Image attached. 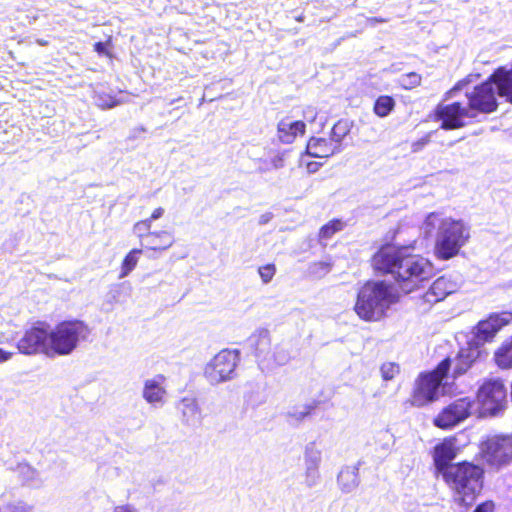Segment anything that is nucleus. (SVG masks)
Masks as SVG:
<instances>
[{
    "label": "nucleus",
    "instance_id": "obj_1",
    "mask_svg": "<svg viewBox=\"0 0 512 512\" xmlns=\"http://www.w3.org/2000/svg\"><path fill=\"white\" fill-rule=\"evenodd\" d=\"M373 267L384 273H390L405 294L421 288L433 274L434 267L429 259L409 253L407 247L385 245L372 258Z\"/></svg>",
    "mask_w": 512,
    "mask_h": 512
},
{
    "label": "nucleus",
    "instance_id": "obj_2",
    "mask_svg": "<svg viewBox=\"0 0 512 512\" xmlns=\"http://www.w3.org/2000/svg\"><path fill=\"white\" fill-rule=\"evenodd\" d=\"M420 231L425 238H434V255L440 260L456 257L471 236V228L466 221L444 211L426 214Z\"/></svg>",
    "mask_w": 512,
    "mask_h": 512
},
{
    "label": "nucleus",
    "instance_id": "obj_3",
    "mask_svg": "<svg viewBox=\"0 0 512 512\" xmlns=\"http://www.w3.org/2000/svg\"><path fill=\"white\" fill-rule=\"evenodd\" d=\"M398 301L392 286L384 281H367L357 290L353 310L365 322H378L386 317Z\"/></svg>",
    "mask_w": 512,
    "mask_h": 512
},
{
    "label": "nucleus",
    "instance_id": "obj_4",
    "mask_svg": "<svg viewBox=\"0 0 512 512\" xmlns=\"http://www.w3.org/2000/svg\"><path fill=\"white\" fill-rule=\"evenodd\" d=\"M497 96L512 103V69L498 68L486 82L466 91L467 107L473 117L479 112L491 113L497 108Z\"/></svg>",
    "mask_w": 512,
    "mask_h": 512
},
{
    "label": "nucleus",
    "instance_id": "obj_5",
    "mask_svg": "<svg viewBox=\"0 0 512 512\" xmlns=\"http://www.w3.org/2000/svg\"><path fill=\"white\" fill-rule=\"evenodd\" d=\"M483 470L469 462L452 465L445 473L444 481L454 491L455 499L463 504H471L482 489Z\"/></svg>",
    "mask_w": 512,
    "mask_h": 512
},
{
    "label": "nucleus",
    "instance_id": "obj_6",
    "mask_svg": "<svg viewBox=\"0 0 512 512\" xmlns=\"http://www.w3.org/2000/svg\"><path fill=\"white\" fill-rule=\"evenodd\" d=\"M89 334L88 326L80 320L62 321L49 328V357L70 355Z\"/></svg>",
    "mask_w": 512,
    "mask_h": 512
},
{
    "label": "nucleus",
    "instance_id": "obj_7",
    "mask_svg": "<svg viewBox=\"0 0 512 512\" xmlns=\"http://www.w3.org/2000/svg\"><path fill=\"white\" fill-rule=\"evenodd\" d=\"M450 368V360H443L435 370L422 374L415 382L410 403L415 407H423L436 400L444 393L443 383Z\"/></svg>",
    "mask_w": 512,
    "mask_h": 512
},
{
    "label": "nucleus",
    "instance_id": "obj_8",
    "mask_svg": "<svg viewBox=\"0 0 512 512\" xmlns=\"http://www.w3.org/2000/svg\"><path fill=\"white\" fill-rule=\"evenodd\" d=\"M240 353L235 349H222L204 366L203 377L211 385H219L236 377Z\"/></svg>",
    "mask_w": 512,
    "mask_h": 512
},
{
    "label": "nucleus",
    "instance_id": "obj_9",
    "mask_svg": "<svg viewBox=\"0 0 512 512\" xmlns=\"http://www.w3.org/2000/svg\"><path fill=\"white\" fill-rule=\"evenodd\" d=\"M506 405V389L502 381L491 379L485 381L478 389L475 414L478 417H493L499 415Z\"/></svg>",
    "mask_w": 512,
    "mask_h": 512
},
{
    "label": "nucleus",
    "instance_id": "obj_10",
    "mask_svg": "<svg viewBox=\"0 0 512 512\" xmlns=\"http://www.w3.org/2000/svg\"><path fill=\"white\" fill-rule=\"evenodd\" d=\"M248 342L263 369L284 365L289 360V355L284 349L278 346L272 348L271 335L267 329L256 330L249 337Z\"/></svg>",
    "mask_w": 512,
    "mask_h": 512
},
{
    "label": "nucleus",
    "instance_id": "obj_11",
    "mask_svg": "<svg viewBox=\"0 0 512 512\" xmlns=\"http://www.w3.org/2000/svg\"><path fill=\"white\" fill-rule=\"evenodd\" d=\"M475 413L474 402L469 397H462L445 406L433 419V424L440 429H452Z\"/></svg>",
    "mask_w": 512,
    "mask_h": 512
},
{
    "label": "nucleus",
    "instance_id": "obj_12",
    "mask_svg": "<svg viewBox=\"0 0 512 512\" xmlns=\"http://www.w3.org/2000/svg\"><path fill=\"white\" fill-rule=\"evenodd\" d=\"M511 321V313L492 314L477 324L473 330V338L469 342L479 348L484 343L491 341L497 332Z\"/></svg>",
    "mask_w": 512,
    "mask_h": 512
},
{
    "label": "nucleus",
    "instance_id": "obj_13",
    "mask_svg": "<svg viewBox=\"0 0 512 512\" xmlns=\"http://www.w3.org/2000/svg\"><path fill=\"white\" fill-rule=\"evenodd\" d=\"M141 396L152 408H162L168 399L167 378L163 374H155L143 380Z\"/></svg>",
    "mask_w": 512,
    "mask_h": 512
},
{
    "label": "nucleus",
    "instance_id": "obj_14",
    "mask_svg": "<svg viewBox=\"0 0 512 512\" xmlns=\"http://www.w3.org/2000/svg\"><path fill=\"white\" fill-rule=\"evenodd\" d=\"M49 327L33 326L28 329L18 342L21 353L32 355L43 353L49 357Z\"/></svg>",
    "mask_w": 512,
    "mask_h": 512
},
{
    "label": "nucleus",
    "instance_id": "obj_15",
    "mask_svg": "<svg viewBox=\"0 0 512 512\" xmlns=\"http://www.w3.org/2000/svg\"><path fill=\"white\" fill-rule=\"evenodd\" d=\"M486 460L493 465H501L512 459V435L494 436L484 445Z\"/></svg>",
    "mask_w": 512,
    "mask_h": 512
},
{
    "label": "nucleus",
    "instance_id": "obj_16",
    "mask_svg": "<svg viewBox=\"0 0 512 512\" xmlns=\"http://www.w3.org/2000/svg\"><path fill=\"white\" fill-rule=\"evenodd\" d=\"M436 118L442 122L443 129H458L465 125V118H473L468 107L460 103L439 105L436 110Z\"/></svg>",
    "mask_w": 512,
    "mask_h": 512
},
{
    "label": "nucleus",
    "instance_id": "obj_17",
    "mask_svg": "<svg viewBox=\"0 0 512 512\" xmlns=\"http://www.w3.org/2000/svg\"><path fill=\"white\" fill-rule=\"evenodd\" d=\"M458 453L459 447L455 437H447L438 443L434 447L432 455L437 473L445 477V473L452 467L451 462Z\"/></svg>",
    "mask_w": 512,
    "mask_h": 512
},
{
    "label": "nucleus",
    "instance_id": "obj_18",
    "mask_svg": "<svg viewBox=\"0 0 512 512\" xmlns=\"http://www.w3.org/2000/svg\"><path fill=\"white\" fill-rule=\"evenodd\" d=\"M459 287V281L447 276L439 277L424 294V300L430 304L437 303L456 292Z\"/></svg>",
    "mask_w": 512,
    "mask_h": 512
},
{
    "label": "nucleus",
    "instance_id": "obj_19",
    "mask_svg": "<svg viewBox=\"0 0 512 512\" xmlns=\"http://www.w3.org/2000/svg\"><path fill=\"white\" fill-rule=\"evenodd\" d=\"M479 356L480 349L468 342V346L462 348L457 357L450 361V366L453 365L454 375L458 376L465 373Z\"/></svg>",
    "mask_w": 512,
    "mask_h": 512
},
{
    "label": "nucleus",
    "instance_id": "obj_20",
    "mask_svg": "<svg viewBox=\"0 0 512 512\" xmlns=\"http://www.w3.org/2000/svg\"><path fill=\"white\" fill-rule=\"evenodd\" d=\"M304 132L305 123L300 120L285 118L278 124V138L283 143H292L297 136H302Z\"/></svg>",
    "mask_w": 512,
    "mask_h": 512
},
{
    "label": "nucleus",
    "instance_id": "obj_21",
    "mask_svg": "<svg viewBox=\"0 0 512 512\" xmlns=\"http://www.w3.org/2000/svg\"><path fill=\"white\" fill-rule=\"evenodd\" d=\"M177 409L180 411L183 421L188 425L200 424L202 419L201 409L194 397H183L179 401Z\"/></svg>",
    "mask_w": 512,
    "mask_h": 512
},
{
    "label": "nucleus",
    "instance_id": "obj_22",
    "mask_svg": "<svg viewBox=\"0 0 512 512\" xmlns=\"http://www.w3.org/2000/svg\"><path fill=\"white\" fill-rule=\"evenodd\" d=\"M175 243L174 234L172 231L160 230L152 231L148 235V240L145 242L144 248L151 250H167Z\"/></svg>",
    "mask_w": 512,
    "mask_h": 512
},
{
    "label": "nucleus",
    "instance_id": "obj_23",
    "mask_svg": "<svg viewBox=\"0 0 512 512\" xmlns=\"http://www.w3.org/2000/svg\"><path fill=\"white\" fill-rule=\"evenodd\" d=\"M335 145L324 138H311L307 144V153L316 158H327L334 154Z\"/></svg>",
    "mask_w": 512,
    "mask_h": 512
},
{
    "label": "nucleus",
    "instance_id": "obj_24",
    "mask_svg": "<svg viewBox=\"0 0 512 512\" xmlns=\"http://www.w3.org/2000/svg\"><path fill=\"white\" fill-rule=\"evenodd\" d=\"M338 486L343 493L353 492L359 485V473L354 467L342 469L338 475Z\"/></svg>",
    "mask_w": 512,
    "mask_h": 512
},
{
    "label": "nucleus",
    "instance_id": "obj_25",
    "mask_svg": "<svg viewBox=\"0 0 512 512\" xmlns=\"http://www.w3.org/2000/svg\"><path fill=\"white\" fill-rule=\"evenodd\" d=\"M494 361L501 369L512 368V337L505 341L494 353Z\"/></svg>",
    "mask_w": 512,
    "mask_h": 512
},
{
    "label": "nucleus",
    "instance_id": "obj_26",
    "mask_svg": "<svg viewBox=\"0 0 512 512\" xmlns=\"http://www.w3.org/2000/svg\"><path fill=\"white\" fill-rule=\"evenodd\" d=\"M322 461V448L316 442H310L304 450V465L320 467Z\"/></svg>",
    "mask_w": 512,
    "mask_h": 512
},
{
    "label": "nucleus",
    "instance_id": "obj_27",
    "mask_svg": "<svg viewBox=\"0 0 512 512\" xmlns=\"http://www.w3.org/2000/svg\"><path fill=\"white\" fill-rule=\"evenodd\" d=\"M395 105V100L391 96L382 95L376 99L373 111L377 116L384 118L394 110Z\"/></svg>",
    "mask_w": 512,
    "mask_h": 512
},
{
    "label": "nucleus",
    "instance_id": "obj_28",
    "mask_svg": "<svg viewBox=\"0 0 512 512\" xmlns=\"http://www.w3.org/2000/svg\"><path fill=\"white\" fill-rule=\"evenodd\" d=\"M17 473L24 484L34 485L40 482V475L38 471L29 464H19L17 467Z\"/></svg>",
    "mask_w": 512,
    "mask_h": 512
},
{
    "label": "nucleus",
    "instance_id": "obj_29",
    "mask_svg": "<svg viewBox=\"0 0 512 512\" xmlns=\"http://www.w3.org/2000/svg\"><path fill=\"white\" fill-rule=\"evenodd\" d=\"M283 166V155H281L280 153H276L268 159H259L257 169L261 173H266L273 170L281 169Z\"/></svg>",
    "mask_w": 512,
    "mask_h": 512
},
{
    "label": "nucleus",
    "instance_id": "obj_30",
    "mask_svg": "<svg viewBox=\"0 0 512 512\" xmlns=\"http://www.w3.org/2000/svg\"><path fill=\"white\" fill-rule=\"evenodd\" d=\"M142 253L141 249H132L124 258L121 265L120 278H124L136 267L139 255Z\"/></svg>",
    "mask_w": 512,
    "mask_h": 512
},
{
    "label": "nucleus",
    "instance_id": "obj_31",
    "mask_svg": "<svg viewBox=\"0 0 512 512\" xmlns=\"http://www.w3.org/2000/svg\"><path fill=\"white\" fill-rule=\"evenodd\" d=\"M152 224L149 222V220H141L136 222L133 225V233L136 237L139 238L141 245L144 247L145 242L148 240V235L151 234Z\"/></svg>",
    "mask_w": 512,
    "mask_h": 512
},
{
    "label": "nucleus",
    "instance_id": "obj_32",
    "mask_svg": "<svg viewBox=\"0 0 512 512\" xmlns=\"http://www.w3.org/2000/svg\"><path fill=\"white\" fill-rule=\"evenodd\" d=\"M320 478V467L305 465L304 482L308 487L316 486Z\"/></svg>",
    "mask_w": 512,
    "mask_h": 512
},
{
    "label": "nucleus",
    "instance_id": "obj_33",
    "mask_svg": "<svg viewBox=\"0 0 512 512\" xmlns=\"http://www.w3.org/2000/svg\"><path fill=\"white\" fill-rule=\"evenodd\" d=\"M380 373L384 381H390L400 373V367L394 362H385L380 367Z\"/></svg>",
    "mask_w": 512,
    "mask_h": 512
},
{
    "label": "nucleus",
    "instance_id": "obj_34",
    "mask_svg": "<svg viewBox=\"0 0 512 512\" xmlns=\"http://www.w3.org/2000/svg\"><path fill=\"white\" fill-rule=\"evenodd\" d=\"M343 224L339 220H332L329 223L322 226L319 232V236L324 239L332 237L336 232L341 231Z\"/></svg>",
    "mask_w": 512,
    "mask_h": 512
},
{
    "label": "nucleus",
    "instance_id": "obj_35",
    "mask_svg": "<svg viewBox=\"0 0 512 512\" xmlns=\"http://www.w3.org/2000/svg\"><path fill=\"white\" fill-rule=\"evenodd\" d=\"M331 266L332 264L329 261H318L311 264V266L309 267V272L314 277L320 278L329 273V271L331 270Z\"/></svg>",
    "mask_w": 512,
    "mask_h": 512
},
{
    "label": "nucleus",
    "instance_id": "obj_36",
    "mask_svg": "<svg viewBox=\"0 0 512 512\" xmlns=\"http://www.w3.org/2000/svg\"><path fill=\"white\" fill-rule=\"evenodd\" d=\"M349 132V124L347 121H338L332 128V137L335 142L339 143Z\"/></svg>",
    "mask_w": 512,
    "mask_h": 512
},
{
    "label": "nucleus",
    "instance_id": "obj_37",
    "mask_svg": "<svg viewBox=\"0 0 512 512\" xmlns=\"http://www.w3.org/2000/svg\"><path fill=\"white\" fill-rule=\"evenodd\" d=\"M421 83V76L417 73H408L400 78V84L405 89H411L414 88Z\"/></svg>",
    "mask_w": 512,
    "mask_h": 512
},
{
    "label": "nucleus",
    "instance_id": "obj_38",
    "mask_svg": "<svg viewBox=\"0 0 512 512\" xmlns=\"http://www.w3.org/2000/svg\"><path fill=\"white\" fill-rule=\"evenodd\" d=\"M95 102L102 109H110L119 104V102L109 94H97Z\"/></svg>",
    "mask_w": 512,
    "mask_h": 512
},
{
    "label": "nucleus",
    "instance_id": "obj_39",
    "mask_svg": "<svg viewBox=\"0 0 512 512\" xmlns=\"http://www.w3.org/2000/svg\"><path fill=\"white\" fill-rule=\"evenodd\" d=\"M258 272L262 282L267 284L273 279L276 272V267L274 264H266L259 267Z\"/></svg>",
    "mask_w": 512,
    "mask_h": 512
},
{
    "label": "nucleus",
    "instance_id": "obj_40",
    "mask_svg": "<svg viewBox=\"0 0 512 512\" xmlns=\"http://www.w3.org/2000/svg\"><path fill=\"white\" fill-rule=\"evenodd\" d=\"M8 512H33V507L26 502L17 500L9 504Z\"/></svg>",
    "mask_w": 512,
    "mask_h": 512
},
{
    "label": "nucleus",
    "instance_id": "obj_41",
    "mask_svg": "<svg viewBox=\"0 0 512 512\" xmlns=\"http://www.w3.org/2000/svg\"><path fill=\"white\" fill-rule=\"evenodd\" d=\"M304 119L310 123L314 122L317 116L316 108L309 106L303 112Z\"/></svg>",
    "mask_w": 512,
    "mask_h": 512
},
{
    "label": "nucleus",
    "instance_id": "obj_42",
    "mask_svg": "<svg viewBox=\"0 0 512 512\" xmlns=\"http://www.w3.org/2000/svg\"><path fill=\"white\" fill-rule=\"evenodd\" d=\"M309 414V409L307 407H304L300 411L295 412H289L288 416L296 421L303 420L307 415Z\"/></svg>",
    "mask_w": 512,
    "mask_h": 512
},
{
    "label": "nucleus",
    "instance_id": "obj_43",
    "mask_svg": "<svg viewBox=\"0 0 512 512\" xmlns=\"http://www.w3.org/2000/svg\"><path fill=\"white\" fill-rule=\"evenodd\" d=\"M164 212H165L164 208L158 207V208L154 209V211L151 213L150 217L147 218L146 220H149V222L152 224L153 221L162 217Z\"/></svg>",
    "mask_w": 512,
    "mask_h": 512
},
{
    "label": "nucleus",
    "instance_id": "obj_44",
    "mask_svg": "<svg viewBox=\"0 0 512 512\" xmlns=\"http://www.w3.org/2000/svg\"><path fill=\"white\" fill-rule=\"evenodd\" d=\"M494 510V504L492 502H484L482 504H480L475 512H493Z\"/></svg>",
    "mask_w": 512,
    "mask_h": 512
},
{
    "label": "nucleus",
    "instance_id": "obj_45",
    "mask_svg": "<svg viewBox=\"0 0 512 512\" xmlns=\"http://www.w3.org/2000/svg\"><path fill=\"white\" fill-rule=\"evenodd\" d=\"M108 43L97 42L94 45L95 51L100 55H108Z\"/></svg>",
    "mask_w": 512,
    "mask_h": 512
},
{
    "label": "nucleus",
    "instance_id": "obj_46",
    "mask_svg": "<svg viewBox=\"0 0 512 512\" xmlns=\"http://www.w3.org/2000/svg\"><path fill=\"white\" fill-rule=\"evenodd\" d=\"M12 353L0 348V364L9 361L12 357Z\"/></svg>",
    "mask_w": 512,
    "mask_h": 512
},
{
    "label": "nucleus",
    "instance_id": "obj_47",
    "mask_svg": "<svg viewBox=\"0 0 512 512\" xmlns=\"http://www.w3.org/2000/svg\"><path fill=\"white\" fill-rule=\"evenodd\" d=\"M386 22V19L379 18V17H370L367 19V24L370 26H375L378 23H384Z\"/></svg>",
    "mask_w": 512,
    "mask_h": 512
},
{
    "label": "nucleus",
    "instance_id": "obj_48",
    "mask_svg": "<svg viewBox=\"0 0 512 512\" xmlns=\"http://www.w3.org/2000/svg\"><path fill=\"white\" fill-rule=\"evenodd\" d=\"M469 80L465 79L463 81L458 82L453 89H451L448 94L452 95L455 91L462 89V87L468 82Z\"/></svg>",
    "mask_w": 512,
    "mask_h": 512
},
{
    "label": "nucleus",
    "instance_id": "obj_49",
    "mask_svg": "<svg viewBox=\"0 0 512 512\" xmlns=\"http://www.w3.org/2000/svg\"><path fill=\"white\" fill-rule=\"evenodd\" d=\"M113 512H134V510L129 506H118Z\"/></svg>",
    "mask_w": 512,
    "mask_h": 512
},
{
    "label": "nucleus",
    "instance_id": "obj_50",
    "mask_svg": "<svg viewBox=\"0 0 512 512\" xmlns=\"http://www.w3.org/2000/svg\"><path fill=\"white\" fill-rule=\"evenodd\" d=\"M5 319L3 314L0 312V328L4 325Z\"/></svg>",
    "mask_w": 512,
    "mask_h": 512
}]
</instances>
